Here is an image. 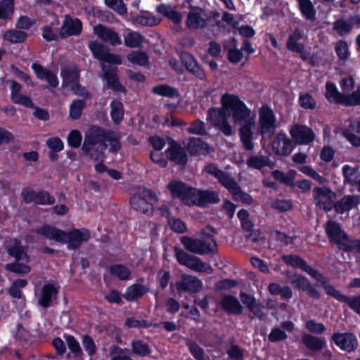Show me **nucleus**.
<instances>
[{
  "instance_id": "obj_51",
  "label": "nucleus",
  "mask_w": 360,
  "mask_h": 360,
  "mask_svg": "<svg viewBox=\"0 0 360 360\" xmlns=\"http://www.w3.org/2000/svg\"><path fill=\"white\" fill-rule=\"evenodd\" d=\"M67 345L70 351L73 354L76 358H79L82 356L83 352L80 347L79 342L75 339L73 335H65Z\"/></svg>"
},
{
  "instance_id": "obj_48",
  "label": "nucleus",
  "mask_w": 360,
  "mask_h": 360,
  "mask_svg": "<svg viewBox=\"0 0 360 360\" xmlns=\"http://www.w3.org/2000/svg\"><path fill=\"white\" fill-rule=\"evenodd\" d=\"M14 13V0H1L0 1V19L10 20Z\"/></svg>"
},
{
  "instance_id": "obj_35",
  "label": "nucleus",
  "mask_w": 360,
  "mask_h": 360,
  "mask_svg": "<svg viewBox=\"0 0 360 360\" xmlns=\"http://www.w3.org/2000/svg\"><path fill=\"white\" fill-rule=\"evenodd\" d=\"M103 79L106 83V87L110 90H126L124 86L120 83L115 69H109L103 72Z\"/></svg>"
},
{
  "instance_id": "obj_18",
  "label": "nucleus",
  "mask_w": 360,
  "mask_h": 360,
  "mask_svg": "<svg viewBox=\"0 0 360 360\" xmlns=\"http://www.w3.org/2000/svg\"><path fill=\"white\" fill-rule=\"evenodd\" d=\"M331 340L342 350L352 352L356 349L358 341L356 336L351 333H335L333 334Z\"/></svg>"
},
{
  "instance_id": "obj_52",
  "label": "nucleus",
  "mask_w": 360,
  "mask_h": 360,
  "mask_svg": "<svg viewBox=\"0 0 360 360\" xmlns=\"http://www.w3.org/2000/svg\"><path fill=\"white\" fill-rule=\"evenodd\" d=\"M110 273L122 281L129 279L131 275L129 269L122 264L112 265L110 267Z\"/></svg>"
},
{
  "instance_id": "obj_61",
  "label": "nucleus",
  "mask_w": 360,
  "mask_h": 360,
  "mask_svg": "<svg viewBox=\"0 0 360 360\" xmlns=\"http://www.w3.org/2000/svg\"><path fill=\"white\" fill-rule=\"evenodd\" d=\"M8 254L10 256L15 257L18 261L28 262V257L25 252V248L22 246H14L8 249Z\"/></svg>"
},
{
  "instance_id": "obj_1",
  "label": "nucleus",
  "mask_w": 360,
  "mask_h": 360,
  "mask_svg": "<svg viewBox=\"0 0 360 360\" xmlns=\"http://www.w3.org/2000/svg\"><path fill=\"white\" fill-rule=\"evenodd\" d=\"M221 101L222 106L231 116L234 124L240 125L239 135L244 148L252 150L253 129L256 124L255 114L237 96L224 94Z\"/></svg>"
},
{
  "instance_id": "obj_12",
  "label": "nucleus",
  "mask_w": 360,
  "mask_h": 360,
  "mask_svg": "<svg viewBox=\"0 0 360 360\" xmlns=\"http://www.w3.org/2000/svg\"><path fill=\"white\" fill-rule=\"evenodd\" d=\"M289 133L295 145H306L312 142L315 139V134L311 128L300 124L292 125Z\"/></svg>"
},
{
  "instance_id": "obj_56",
  "label": "nucleus",
  "mask_w": 360,
  "mask_h": 360,
  "mask_svg": "<svg viewBox=\"0 0 360 360\" xmlns=\"http://www.w3.org/2000/svg\"><path fill=\"white\" fill-rule=\"evenodd\" d=\"M335 51L339 59L346 60L349 58V52L348 44L346 41H338L335 44Z\"/></svg>"
},
{
  "instance_id": "obj_27",
  "label": "nucleus",
  "mask_w": 360,
  "mask_h": 360,
  "mask_svg": "<svg viewBox=\"0 0 360 360\" xmlns=\"http://www.w3.org/2000/svg\"><path fill=\"white\" fill-rule=\"evenodd\" d=\"M241 302L246 306L250 311H251L255 317L259 320H264L266 317L265 313L263 311L264 307L259 300H256L253 296L241 292L240 295Z\"/></svg>"
},
{
  "instance_id": "obj_3",
  "label": "nucleus",
  "mask_w": 360,
  "mask_h": 360,
  "mask_svg": "<svg viewBox=\"0 0 360 360\" xmlns=\"http://www.w3.org/2000/svg\"><path fill=\"white\" fill-rule=\"evenodd\" d=\"M104 129L97 126L90 127L82 147L84 153L94 160H103L107 144L104 139Z\"/></svg>"
},
{
  "instance_id": "obj_26",
  "label": "nucleus",
  "mask_w": 360,
  "mask_h": 360,
  "mask_svg": "<svg viewBox=\"0 0 360 360\" xmlns=\"http://www.w3.org/2000/svg\"><path fill=\"white\" fill-rule=\"evenodd\" d=\"M220 200L217 192L212 191H200L195 188L192 205L205 207L209 204H214Z\"/></svg>"
},
{
  "instance_id": "obj_50",
  "label": "nucleus",
  "mask_w": 360,
  "mask_h": 360,
  "mask_svg": "<svg viewBox=\"0 0 360 360\" xmlns=\"http://www.w3.org/2000/svg\"><path fill=\"white\" fill-rule=\"evenodd\" d=\"M88 47L94 57L99 60H103L108 50L104 45L97 41H90Z\"/></svg>"
},
{
  "instance_id": "obj_4",
  "label": "nucleus",
  "mask_w": 360,
  "mask_h": 360,
  "mask_svg": "<svg viewBox=\"0 0 360 360\" xmlns=\"http://www.w3.org/2000/svg\"><path fill=\"white\" fill-rule=\"evenodd\" d=\"M180 241L184 248L191 253L205 255H214L217 252L218 245L213 236L200 233V235L196 238L182 236Z\"/></svg>"
},
{
  "instance_id": "obj_17",
  "label": "nucleus",
  "mask_w": 360,
  "mask_h": 360,
  "mask_svg": "<svg viewBox=\"0 0 360 360\" xmlns=\"http://www.w3.org/2000/svg\"><path fill=\"white\" fill-rule=\"evenodd\" d=\"M295 146L293 140L287 137L283 132L278 133L272 142V148L278 155H289Z\"/></svg>"
},
{
  "instance_id": "obj_44",
  "label": "nucleus",
  "mask_w": 360,
  "mask_h": 360,
  "mask_svg": "<svg viewBox=\"0 0 360 360\" xmlns=\"http://www.w3.org/2000/svg\"><path fill=\"white\" fill-rule=\"evenodd\" d=\"M338 249L346 252L360 253V240L352 238L347 235Z\"/></svg>"
},
{
  "instance_id": "obj_13",
  "label": "nucleus",
  "mask_w": 360,
  "mask_h": 360,
  "mask_svg": "<svg viewBox=\"0 0 360 360\" xmlns=\"http://www.w3.org/2000/svg\"><path fill=\"white\" fill-rule=\"evenodd\" d=\"M303 38V32L296 27L293 32L288 36L286 41V48L288 51L299 54L303 61L308 59V53L305 49L304 45L298 42Z\"/></svg>"
},
{
  "instance_id": "obj_58",
  "label": "nucleus",
  "mask_w": 360,
  "mask_h": 360,
  "mask_svg": "<svg viewBox=\"0 0 360 360\" xmlns=\"http://www.w3.org/2000/svg\"><path fill=\"white\" fill-rule=\"evenodd\" d=\"M290 283L295 288L305 291L311 283L307 278L302 275L295 274L291 278Z\"/></svg>"
},
{
  "instance_id": "obj_9",
  "label": "nucleus",
  "mask_w": 360,
  "mask_h": 360,
  "mask_svg": "<svg viewBox=\"0 0 360 360\" xmlns=\"http://www.w3.org/2000/svg\"><path fill=\"white\" fill-rule=\"evenodd\" d=\"M167 158L181 166H185L188 162V156L184 146L179 142L171 139L169 142V147L165 150Z\"/></svg>"
},
{
  "instance_id": "obj_15",
  "label": "nucleus",
  "mask_w": 360,
  "mask_h": 360,
  "mask_svg": "<svg viewBox=\"0 0 360 360\" xmlns=\"http://www.w3.org/2000/svg\"><path fill=\"white\" fill-rule=\"evenodd\" d=\"M82 31V22L77 18L65 15L59 32V37L65 39L70 36H78Z\"/></svg>"
},
{
  "instance_id": "obj_2",
  "label": "nucleus",
  "mask_w": 360,
  "mask_h": 360,
  "mask_svg": "<svg viewBox=\"0 0 360 360\" xmlns=\"http://www.w3.org/2000/svg\"><path fill=\"white\" fill-rule=\"evenodd\" d=\"M36 233L49 240L65 243L68 248L71 250L78 248L90 238V232L86 229L82 230L74 229L66 232L54 226L46 225L37 229Z\"/></svg>"
},
{
  "instance_id": "obj_53",
  "label": "nucleus",
  "mask_w": 360,
  "mask_h": 360,
  "mask_svg": "<svg viewBox=\"0 0 360 360\" xmlns=\"http://www.w3.org/2000/svg\"><path fill=\"white\" fill-rule=\"evenodd\" d=\"M265 156L263 155H250L246 160V164L249 168L262 170L264 168Z\"/></svg>"
},
{
  "instance_id": "obj_37",
  "label": "nucleus",
  "mask_w": 360,
  "mask_h": 360,
  "mask_svg": "<svg viewBox=\"0 0 360 360\" xmlns=\"http://www.w3.org/2000/svg\"><path fill=\"white\" fill-rule=\"evenodd\" d=\"M130 204L132 208L143 214H152L153 206L151 203L141 196L134 195L130 199Z\"/></svg>"
},
{
  "instance_id": "obj_30",
  "label": "nucleus",
  "mask_w": 360,
  "mask_h": 360,
  "mask_svg": "<svg viewBox=\"0 0 360 360\" xmlns=\"http://www.w3.org/2000/svg\"><path fill=\"white\" fill-rule=\"evenodd\" d=\"M359 204H360L359 195H347L335 202L333 209L336 212L342 214L356 207Z\"/></svg>"
},
{
  "instance_id": "obj_11",
  "label": "nucleus",
  "mask_w": 360,
  "mask_h": 360,
  "mask_svg": "<svg viewBox=\"0 0 360 360\" xmlns=\"http://www.w3.org/2000/svg\"><path fill=\"white\" fill-rule=\"evenodd\" d=\"M333 191L326 187H315L313 189V200L314 204L319 208L328 212L334 208L333 202Z\"/></svg>"
},
{
  "instance_id": "obj_40",
  "label": "nucleus",
  "mask_w": 360,
  "mask_h": 360,
  "mask_svg": "<svg viewBox=\"0 0 360 360\" xmlns=\"http://www.w3.org/2000/svg\"><path fill=\"white\" fill-rule=\"evenodd\" d=\"M104 139L105 143L108 141L110 144V151L112 153H117L121 148V144L120 139L121 138L120 134L118 132L106 130L104 129Z\"/></svg>"
},
{
  "instance_id": "obj_25",
  "label": "nucleus",
  "mask_w": 360,
  "mask_h": 360,
  "mask_svg": "<svg viewBox=\"0 0 360 360\" xmlns=\"http://www.w3.org/2000/svg\"><path fill=\"white\" fill-rule=\"evenodd\" d=\"M202 10L198 6H192L187 15L186 25L188 29H204L207 25V20L202 18Z\"/></svg>"
},
{
  "instance_id": "obj_14",
  "label": "nucleus",
  "mask_w": 360,
  "mask_h": 360,
  "mask_svg": "<svg viewBox=\"0 0 360 360\" xmlns=\"http://www.w3.org/2000/svg\"><path fill=\"white\" fill-rule=\"evenodd\" d=\"M326 98L335 104H342L347 106L360 105V91H352L346 95L340 91H326Z\"/></svg>"
},
{
  "instance_id": "obj_42",
  "label": "nucleus",
  "mask_w": 360,
  "mask_h": 360,
  "mask_svg": "<svg viewBox=\"0 0 360 360\" xmlns=\"http://www.w3.org/2000/svg\"><path fill=\"white\" fill-rule=\"evenodd\" d=\"M127 60L134 65L145 67L149 63V58L146 52L133 51L127 56Z\"/></svg>"
},
{
  "instance_id": "obj_20",
  "label": "nucleus",
  "mask_w": 360,
  "mask_h": 360,
  "mask_svg": "<svg viewBox=\"0 0 360 360\" xmlns=\"http://www.w3.org/2000/svg\"><path fill=\"white\" fill-rule=\"evenodd\" d=\"M186 149L191 156L206 155L214 151L207 142L201 138L191 137L186 145Z\"/></svg>"
},
{
  "instance_id": "obj_47",
  "label": "nucleus",
  "mask_w": 360,
  "mask_h": 360,
  "mask_svg": "<svg viewBox=\"0 0 360 360\" xmlns=\"http://www.w3.org/2000/svg\"><path fill=\"white\" fill-rule=\"evenodd\" d=\"M27 34L22 30H9L4 34V39L11 43H21L26 40Z\"/></svg>"
},
{
  "instance_id": "obj_54",
  "label": "nucleus",
  "mask_w": 360,
  "mask_h": 360,
  "mask_svg": "<svg viewBox=\"0 0 360 360\" xmlns=\"http://www.w3.org/2000/svg\"><path fill=\"white\" fill-rule=\"evenodd\" d=\"M333 29L339 35L342 36L349 33L352 30V23L350 21L339 19L333 24Z\"/></svg>"
},
{
  "instance_id": "obj_45",
  "label": "nucleus",
  "mask_w": 360,
  "mask_h": 360,
  "mask_svg": "<svg viewBox=\"0 0 360 360\" xmlns=\"http://www.w3.org/2000/svg\"><path fill=\"white\" fill-rule=\"evenodd\" d=\"M110 116L112 120L115 124H119L124 117V107L121 101L113 100L110 103Z\"/></svg>"
},
{
  "instance_id": "obj_31",
  "label": "nucleus",
  "mask_w": 360,
  "mask_h": 360,
  "mask_svg": "<svg viewBox=\"0 0 360 360\" xmlns=\"http://www.w3.org/2000/svg\"><path fill=\"white\" fill-rule=\"evenodd\" d=\"M317 281L320 282L322 287L324 289L325 292L340 302H345L347 296L342 294L339 290H336L332 285L329 284L328 280L326 277L323 276L321 274L317 271L315 275L312 277Z\"/></svg>"
},
{
  "instance_id": "obj_23",
  "label": "nucleus",
  "mask_w": 360,
  "mask_h": 360,
  "mask_svg": "<svg viewBox=\"0 0 360 360\" xmlns=\"http://www.w3.org/2000/svg\"><path fill=\"white\" fill-rule=\"evenodd\" d=\"M31 68L39 79L46 81L53 88H56L58 85V79L56 74L49 69L38 63H33L31 65Z\"/></svg>"
},
{
  "instance_id": "obj_10",
  "label": "nucleus",
  "mask_w": 360,
  "mask_h": 360,
  "mask_svg": "<svg viewBox=\"0 0 360 360\" xmlns=\"http://www.w3.org/2000/svg\"><path fill=\"white\" fill-rule=\"evenodd\" d=\"M204 171L216 178L230 193L236 188L238 184L230 174L222 171L216 165L210 163L204 167Z\"/></svg>"
},
{
  "instance_id": "obj_43",
  "label": "nucleus",
  "mask_w": 360,
  "mask_h": 360,
  "mask_svg": "<svg viewBox=\"0 0 360 360\" xmlns=\"http://www.w3.org/2000/svg\"><path fill=\"white\" fill-rule=\"evenodd\" d=\"M143 40V35L135 31H130L124 34V43L127 47L137 48L139 47Z\"/></svg>"
},
{
  "instance_id": "obj_63",
  "label": "nucleus",
  "mask_w": 360,
  "mask_h": 360,
  "mask_svg": "<svg viewBox=\"0 0 360 360\" xmlns=\"http://www.w3.org/2000/svg\"><path fill=\"white\" fill-rule=\"evenodd\" d=\"M186 346L196 359L202 360L204 359V351L195 342L188 339L186 341Z\"/></svg>"
},
{
  "instance_id": "obj_39",
  "label": "nucleus",
  "mask_w": 360,
  "mask_h": 360,
  "mask_svg": "<svg viewBox=\"0 0 360 360\" xmlns=\"http://www.w3.org/2000/svg\"><path fill=\"white\" fill-rule=\"evenodd\" d=\"M131 353L141 357L150 356L152 349L150 345L141 340H134L131 342Z\"/></svg>"
},
{
  "instance_id": "obj_36",
  "label": "nucleus",
  "mask_w": 360,
  "mask_h": 360,
  "mask_svg": "<svg viewBox=\"0 0 360 360\" xmlns=\"http://www.w3.org/2000/svg\"><path fill=\"white\" fill-rule=\"evenodd\" d=\"M148 292V288L141 284H133L129 286L123 297L127 301H134Z\"/></svg>"
},
{
  "instance_id": "obj_64",
  "label": "nucleus",
  "mask_w": 360,
  "mask_h": 360,
  "mask_svg": "<svg viewBox=\"0 0 360 360\" xmlns=\"http://www.w3.org/2000/svg\"><path fill=\"white\" fill-rule=\"evenodd\" d=\"M34 203L38 205H53L55 198L48 191H41L37 192Z\"/></svg>"
},
{
  "instance_id": "obj_49",
  "label": "nucleus",
  "mask_w": 360,
  "mask_h": 360,
  "mask_svg": "<svg viewBox=\"0 0 360 360\" xmlns=\"http://www.w3.org/2000/svg\"><path fill=\"white\" fill-rule=\"evenodd\" d=\"M11 98L15 104L29 108H33L34 107L31 98L22 94V91H11Z\"/></svg>"
},
{
  "instance_id": "obj_57",
  "label": "nucleus",
  "mask_w": 360,
  "mask_h": 360,
  "mask_svg": "<svg viewBox=\"0 0 360 360\" xmlns=\"http://www.w3.org/2000/svg\"><path fill=\"white\" fill-rule=\"evenodd\" d=\"M105 5L119 15H125L127 8L123 0H104Z\"/></svg>"
},
{
  "instance_id": "obj_16",
  "label": "nucleus",
  "mask_w": 360,
  "mask_h": 360,
  "mask_svg": "<svg viewBox=\"0 0 360 360\" xmlns=\"http://www.w3.org/2000/svg\"><path fill=\"white\" fill-rule=\"evenodd\" d=\"M60 76L63 80V86H71V90H84L79 84L80 71L77 66L62 68Z\"/></svg>"
},
{
  "instance_id": "obj_19",
  "label": "nucleus",
  "mask_w": 360,
  "mask_h": 360,
  "mask_svg": "<svg viewBox=\"0 0 360 360\" xmlns=\"http://www.w3.org/2000/svg\"><path fill=\"white\" fill-rule=\"evenodd\" d=\"M325 231L330 243L336 245L338 248L341 243L345 240L347 234L341 228L340 225L333 220H329L325 225Z\"/></svg>"
},
{
  "instance_id": "obj_38",
  "label": "nucleus",
  "mask_w": 360,
  "mask_h": 360,
  "mask_svg": "<svg viewBox=\"0 0 360 360\" xmlns=\"http://www.w3.org/2000/svg\"><path fill=\"white\" fill-rule=\"evenodd\" d=\"M299 10L305 19L314 21L316 19V10L311 0H296Z\"/></svg>"
},
{
  "instance_id": "obj_55",
  "label": "nucleus",
  "mask_w": 360,
  "mask_h": 360,
  "mask_svg": "<svg viewBox=\"0 0 360 360\" xmlns=\"http://www.w3.org/2000/svg\"><path fill=\"white\" fill-rule=\"evenodd\" d=\"M84 107L85 102L84 100L77 99L74 101L70 106V117L74 120L79 119Z\"/></svg>"
},
{
  "instance_id": "obj_62",
  "label": "nucleus",
  "mask_w": 360,
  "mask_h": 360,
  "mask_svg": "<svg viewBox=\"0 0 360 360\" xmlns=\"http://www.w3.org/2000/svg\"><path fill=\"white\" fill-rule=\"evenodd\" d=\"M125 325L129 328H147L152 326L153 323L144 319H137L134 317H129L125 320Z\"/></svg>"
},
{
  "instance_id": "obj_33",
  "label": "nucleus",
  "mask_w": 360,
  "mask_h": 360,
  "mask_svg": "<svg viewBox=\"0 0 360 360\" xmlns=\"http://www.w3.org/2000/svg\"><path fill=\"white\" fill-rule=\"evenodd\" d=\"M301 340L309 350L314 352H320L326 345V342L324 338H321L307 333H304L302 335Z\"/></svg>"
},
{
  "instance_id": "obj_46",
  "label": "nucleus",
  "mask_w": 360,
  "mask_h": 360,
  "mask_svg": "<svg viewBox=\"0 0 360 360\" xmlns=\"http://www.w3.org/2000/svg\"><path fill=\"white\" fill-rule=\"evenodd\" d=\"M342 174L345 178V183L355 185L360 179V173L357 168L345 165L342 167Z\"/></svg>"
},
{
  "instance_id": "obj_21",
  "label": "nucleus",
  "mask_w": 360,
  "mask_h": 360,
  "mask_svg": "<svg viewBox=\"0 0 360 360\" xmlns=\"http://www.w3.org/2000/svg\"><path fill=\"white\" fill-rule=\"evenodd\" d=\"M94 33L104 42L116 46L122 44V40L118 33L112 28L99 24L94 27Z\"/></svg>"
},
{
  "instance_id": "obj_6",
  "label": "nucleus",
  "mask_w": 360,
  "mask_h": 360,
  "mask_svg": "<svg viewBox=\"0 0 360 360\" xmlns=\"http://www.w3.org/2000/svg\"><path fill=\"white\" fill-rule=\"evenodd\" d=\"M175 257L177 262L190 269L201 273L211 274L214 270L212 266L204 262L200 258L186 252L184 250L177 247L174 248Z\"/></svg>"
},
{
  "instance_id": "obj_59",
  "label": "nucleus",
  "mask_w": 360,
  "mask_h": 360,
  "mask_svg": "<svg viewBox=\"0 0 360 360\" xmlns=\"http://www.w3.org/2000/svg\"><path fill=\"white\" fill-rule=\"evenodd\" d=\"M231 193L233 195V197L236 200L240 201L246 205H251L252 203L253 200L251 195L242 191L239 185H238L236 188L234 189V191H232Z\"/></svg>"
},
{
  "instance_id": "obj_60",
  "label": "nucleus",
  "mask_w": 360,
  "mask_h": 360,
  "mask_svg": "<svg viewBox=\"0 0 360 360\" xmlns=\"http://www.w3.org/2000/svg\"><path fill=\"white\" fill-rule=\"evenodd\" d=\"M299 103L304 109L314 110L316 107V101L309 93H304L300 95Z\"/></svg>"
},
{
  "instance_id": "obj_32",
  "label": "nucleus",
  "mask_w": 360,
  "mask_h": 360,
  "mask_svg": "<svg viewBox=\"0 0 360 360\" xmlns=\"http://www.w3.org/2000/svg\"><path fill=\"white\" fill-rule=\"evenodd\" d=\"M58 293V288L51 283L46 284L41 290V296L38 300V304L43 308L51 306L53 300L56 299Z\"/></svg>"
},
{
  "instance_id": "obj_29",
  "label": "nucleus",
  "mask_w": 360,
  "mask_h": 360,
  "mask_svg": "<svg viewBox=\"0 0 360 360\" xmlns=\"http://www.w3.org/2000/svg\"><path fill=\"white\" fill-rule=\"evenodd\" d=\"M282 260L287 264L295 268L300 269L313 277L318 271L309 266L307 262L297 255H284Z\"/></svg>"
},
{
  "instance_id": "obj_22",
  "label": "nucleus",
  "mask_w": 360,
  "mask_h": 360,
  "mask_svg": "<svg viewBox=\"0 0 360 360\" xmlns=\"http://www.w3.org/2000/svg\"><path fill=\"white\" fill-rule=\"evenodd\" d=\"M218 305L229 314L240 315L243 311V306L238 299L231 295H223Z\"/></svg>"
},
{
  "instance_id": "obj_34",
  "label": "nucleus",
  "mask_w": 360,
  "mask_h": 360,
  "mask_svg": "<svg viewBox=\"0 0 360 360\" xmlns=\"http://www.w3.org/2000/svg\"><path fill=\"white\" fill-rule=\"evenodd\" d=\"M158 13L169 19L174 24H179L182 21V15L169 5L161 4L156 7Z\"/></svg>"
},
{
  "instance_id": "obj_8",
  "label": "nucleus",
  "mask_w": 360,
  "mask_h": 360,
  "mask_svg": "<svg viewBox=\"0 0 360 360\" xmlns=\"http://www.w3.org/2000/svg\"><path fill=\"white\" fill-rule=\"evenodd\" d=\"M167 188L174 198H178L181 201L188 206L192 205V202L195 188L188 186L186 184L179 181H172L167 185Z\"/></svg>"
},
{
  "instance_id": "obj_28",
  "label": "nucleus",
  "mask_w": 360,
  "mask_h": 360,
  "mask_svg": "<svg viewBox=\"0 0 360 360\" xmlns=\"http://www.w3.org/2000/svg\"><path fill=\"white\" fill-rule=\"evenodd\" d=\"M202 287L200 280L190 275H183L181 281L176 283V288L178 292H198Z\"/></svg>"
},
{
  "instance_id": "obj_41",
  "label": "nucleus",
  "mask_w": 360,
  "mask_h": 360,
  "mask_svg": "<svg viewBox=\"0 0 360 360\" xmlns=\"http://www.w3.org/2000/svg\"><path fill=\"white\" fill-rule=\"evenodd\" d=\"M272 176L278 180L280 183L290 186H295V178L296 176V171L290 170L288 174H285L281 170L276 169L271 173Z\"/></svg>"
},
{
  "instance_id": "obj_5",
  "label": "nucleus",
  "mask_w": 360,
  "mask_h": 360,
  "mask_svg": "<svg viewBox=\"0 0 360 360\" xmlns=\"http://www.w3.org/2000/svg\"><path fill=\"white\" fill-rule=\"evenodd\" d=\"M278 127L277 119L273 110L267 105L259 109L258 133L264 139H270Z\"/></svg>"
},
{
  "instance_id": "obj_24",
  "label": "nucleus",
  "mask_w": 360,
  "mask_h": 360,
  "mask_svg": "<svg viewBox=\"0 0 360 360\" xmlns=\"http://www.w3.org/2000/svg\"><path fill=\"white\" fill-rule=\"evenodd\" d=\"M295 330V324L291 321H285L281 323V327H274L268 335V340L271 342H278L285 340L288 335L285 331L292 333Z\"/></svg>"
},
{
  "instance_id": "obj_7",
  "label": "nucleus",
  "mask_w": 360,
  "mask_h": 360,
  "mask_svg": "<svg viewBox=\"0 0 360 360\" xmlns=\"http://www.w3.org/2000/svg\"><path fill=\"white\" fill-rule=\"evenodd\" d=\"M207 121L219 129L226 136L232 135L233 128L228 121L226 110L224 107L219 109H209Z\"/></svg>"
}]
</instances>
